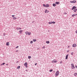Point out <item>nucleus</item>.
I'll use <instances>...</instances> for the list:
<instances>
[{
    "label": "nucleus",
    "instance_id": "obj_24",
    "mask_svg": "<svg viewBox=\"0 0 77 77\" xmlns=\"http://www.w3.org/2000/svg\"><path fill=\"white\" fill-rule=\"evenodd\" d=\"M28 58H29V59H31V56H28Z\"/></svg>",
    "mask_w": 77,
    "mask_h": 77
},
{
    "label": "nucleus",
    "instance_id": "obj_27",
    "mask_svg": "<svg viewBox=\"0 0 77 77\" xmlns=\"http://www.w3.org/2000/svg\"><path fill=\"white\" fill-rule=\"evenodd\" d=\"M43 6H44V7H45V6H46V5H45V4H44L43 5Z\"/></svg>",
    "mask_w": 77,
    "mask_h": 77
},
{
    "label": "nucleus",
    "instance_id": "obj_32",
    "mask_svg": "<svg viewBox=\"0 0 77 77\" xmlns=\"http://www.w3.org/2000/svg\"><path fill=\"white\" fill-rule=\"evenodd\" d=\"M45 48V46H44V47H42V48L44 49V48Z\"/></svg>",
    "mask_w": 77,
    "mask_h": 77
},
{
    "label": "nucleus",
    "instance_id": "obj_26",
    "mask_svg": "<svg viewBox=\"0 0 77 77\" xmlns=\"http://www.w3.org/2000/svg\"><path fill=\"white\" fill-rule=\"evenodd\" d=\"M52 24H55V23L56 22H52Z\"/></svg>",
    "mask_w": 77,
    "mask_h": 77
},
{
    "label": "nucleus",
    "instance_id": "obj_7",
    "mask_svg": "<svg viewBox=\"0 0 77 77\" xmlns=\"http://www.w3.org/2000/svg\"><path fill=\"white\" fill-rule=\"evenodd\" d=\"M55 4L56 5H59V4H60V3L59 2H55Z\"/></svg>",
    "mask_w": 77,
    "mask_h": 77
},
{
    "label": "nucleus",
    "instance_id": "obj_33",
    "mask_svg": "<svg viewBox=\"0 0 77 77\" xmlns=\"http://www.w3.org/2000/svg\"><path fill=\"white\" fill-rule=\"evenodd\" d=\"M12 17H15V15H12Z\"/></svg>",
    "mask_w": 77,
    "mask_h": 77
},
{
    "label": "nucleus",
    "instance_id": "obj_25",
    "mask_svg": "<svg viewBox=\"0 0 77 77\" xmlns=\"http://www.w3.org/2000/svg\"><path fill=\"white\" fill-rule=\"evenodd\" d=\"M73 9H75V8H76V7H75V6H73Z\"/></svg>",
    "mask_w": 77,
    "mask_h": 77
},
{
    "label": "nucleus",
    "instance_id": "obj_34",
    "mask_svg": "<svg viewBox=\"0 0 77 77\" xmlns=\"http://www.w3.org/2000/svg\"><path fill=\"white\" fill-rule=\"evenodd\" d=\"M70 2L71 3H73V1H70Z\"/></svg>",
    "mask_w": 77,
    "mask_h": 77
},
{
    "label": "nucleus",
    "instance_id": "obj_48",
    "mask_svg": "<svg viewBox=\"0 0 77 77\" xmlns=\"http://www.w3.org/2000/svg\"><path fill=\"white\" fill-rule=\"evenodd\" d=\"M2 65H3L2 64H1V66Z\"/></svg>",
    "mask_w": 77,
    "mask_h": 77
},
{
    "label": "nucleus",
    "instance_id": "obj_38",
    "mask_svg": "<svg viewBox=\"0 0 77 77\" xmlns=\"http://www.w3.org/2000/svg\"><path fill=\"white\" fill-rule=\"evenodd\" d=\"M74 15H75V16H76V15H77V14H74Z\"/></svg>",
    "mask_w": 77,
    "mask_h": 77
},
{
    "label": "nucleus",
    "instance_id": "obj_4",
    "mask_svg": "<svg viewBox=\"0 0 77 77\" xmlns=\"http://www.w3.org/2000/svg\"><path fill=\"white\" fill-rule=\"evenodd\" d=\"M50 7V5H48V4H47L46 5L45 8H48V7Z\"/></svg>",
    "mask_w": 77,
    "mask_h": 77
},
{
    "label": "nucleus",
    "instance_id": "obj_31",
    "mask_svg": "<svg viewBox=\"0 0 77 77\" xmlns=\"http://www.w3.org/2000/svg\"><path fill=\"white\" fill-rule=\"evenodd\" d=\"M33 41H31V42H30V43L31 44H33Z\"/></svg>",
    "mask_w": 77,
    "mask_h": 77
},
{
    "label": "nucleus",
    "instance_id": "obj_47",
    "mask_svg": "<svg viewBox=\"0 0 77 77\" xmlns=\"http://www.w3.org/2000/svg\"><path fill=\"white\" fill-rule=\"evenodd\" d=\"M8 65V64H6V65Z\"/></svg>",
    "mask_w": 77,
    "mask_h": 77
},
{
    "label": "nucleus",
    "instance_id": "obj_23",
    "mask_svg": "<svg viewBox=\"0 0 77 77\" xmlns=\"http://www.w3.org/2000/svg\"><path fill=\"white\" fill-rule=\"evenodd\" d=\"M31 34V32H28V35H30V34Z\"/></svg>",
    "mask_w": 77,
    "mask_h": 77
},
{
    "label": "nucleus",
    "instance_id": "obj_36",
    "mask_svg": "<svg viewBox=\"0 0 77 77\" xmlns=\"http://www.w3.org/2000/svg\"><path fill=\"white\" fill-rule=\"evenodd\" d=\"M64 14L65 15H66V14H67V13H64Z\"/></svg>",
    "mask_w": 77,
    "mask_h": 77
},
{
    "label": "nucleus",
    "instance_id": "obj_18",
    "mask_svg": "<svg viewBox=\"0 0 77 77\" xmlns=\"http://www.w3.org/2000/svg\"><path fill=\"white\" fill-rule=\"evenodd\" d=\"M53 6L55 7L56 6V4H53Z\"/></svg>",
    "mask_w": 77,
    "mask_h": 77
},
{
    "label": "nucleus",
    "instance_id": "obj_16",
    "mask_svg": "<svg viewBox=\"0 0 77 77\" xmlns=\"http://www.w3.org/2000/svg\"><path fill=\"white\" fill-rule=\"evenodd\" d=\"M74 76H76V75H77V73H74Z\"/></svg>",
    "mask_w": 77,
    "mask_h": 77
},
{
    "label": "nucleus",
    "instance_id": "obj_5",
    "mask_svg": "<svg viewBox=\"0 0 77 77\" xmlns=\"http://www.w3.org/2000/svg\"><path fill=\"white\" fill-rule=\"evenodd\" d=\"M76 46H77V45L75 44H74L72 45L73 47H76Z\"/></svg>",
    "mask_w": 77,
    "mask_h": 77
},
{
    "label": "nucleus",
    "instance_id": "obj_41",
    "mask_svg": "<svg viewBox=\"0 0 77 77\" xmlns=\"http://www.w3.org/2000/svg\"><path fill=\"white\" fill-rule=\"evenodd\" d=\"M75 33H77V30L75 31Z\"/></svg>",
    "mask_w": 77,
    "mask_h": 77
},
{
    "label": "nucleus",
    "instance_id": "obj_46",
    "mask_svg": "<svg viewBox=\"0 0 77 77\" xmlns=\"http://www.w3.org/2000/svg\"><path fill=\"white\" fill-rule=\"evenodd\" d=\"M68 48H69V46H68Z\"/></svg>",
    "mask_w": 77,
    "mask_h": 77
},
{
    "label": "nucleus",
    "instance_id": "obj_6",
    "mask_svg": "<svg viewBox=\"0 0 77 77\" xmlns=\"http://www.w3.org/2000/svg\"><path fill=\"white\" fill-rule=\"evenodd\" d=\"M45 13H48V12H49V11H47V10H45Z\"/></svg>",
    "mask_w": 77,
    "mask_h": 77
},
{
    "label": "nucleus",
    "instance_id": "obj_1",
    "mask_svg": "<svg viewBox=\"0 0 77 77\" xmlns=\"http://www.w3.org/2000/svg\"><path fill=\"white\" fill-rule=\"evenodd\" d=\"M59 74V71H57L56 72V73H55V76L56 77H57V75H58Z\"/></svg>",
    "mask_w": 77,
    "mask_h": 77
},
{
    "label": "nucleus",
    "instance_id": "obj_17",
    "mask_svg": "<svg viewBox=\"0 0 77 77\" xmlns=\"http://www.w3.org/2000/svg\"><path fill=\"white\" fill-rule=\"evenodd\" d=\"M46 43H47V44H49V43H50V42H49L48 41H46Z\"/></svg>",
    "mask_w": 77,
    "mask_h": 77
},
{
    "label": "nucleus",
    "instance_id": "obj_10",
    "mask_svg": "<svg viewBox=\"0 0 77 77\" xmlns=\"http://www.w3.org/2000/svg\"><path fill=\"white\" fill-rule=\"evenodd\" d=\"M68 56H69V54H67L66 56V59H68Z\"/></svg>",
    "mask_w": 77,
    "mask_h": 77
},
{
    "label": "nucleus",
    "instance_id": "obj_11",
    "mask_svg": "<svg viewBox=\"0 0 77 77\" xmlns=\"http://www.w3.org/2000/svg\"><path fill=\"white\" fill-rule=\"evenodd\" d=\"M6 45H9V42H7Z\"/></svg>",
    "mask_w": 77,
    "mask_h": 77
},
{
    "label": "nucleus",
    "instance_id": "obj_13",
    "mask_svg": "<svg viewBox=\"0 0 77 77\" xmlns=\"http://www.w3.org/2000/svg\"><path fill=\"white\" fill-rule=\"evenodd\" d=\"M25 33L26 35H28L29 34V32H25Z\"/></svg>",
    "mask_w": 77,
    "mask_h": 77
},
{
    "label": "nucleus",
    "instance_id": "obj_8",
    "mask_svg": "<svg viewBox=\"0 0 77 77\" xmlns=\"http://www.w3.org/2000/svg\"><path fill=\"white\" fill-rule=\"evenodd\" d=\"M16 29H17V30H21V28H18V27H17L16 28Z\"/></svg>",
    "mask_w": 77,
    "mask_h": 77
},
{
    "label": "nucleus",
    "instance_id": "obj_44",
    "mask_svg": "<svg viewBox=\"0 0 77 77\" xmlns=\"http://www.w3.org/2000/svg\"><path fill=\"white\" fill-rule=\"evenodd\" d=\"M37 65V63H35V65Z\"/></svg>",
    "mask_w": 77,
    "mask_h": 77
},
{
    "label": "nucleus",
    "instance_id": "obj_40",
    "mask_svg": "<svg viewBox=\"0 0 77 77\" xmlns=\"http://www.w3.org/2000/svg\"><path fill=\"white\" fill-rule=\"evenodd\" d=\"M73 9H74L73 8V7L72 8V10H73Z\"/></svg>",
    "mask_w": 77,
    "mask_h": 77
},
{
    "label": "nucleus",
    "instance_id": "obj_22",
    "mask_svg": "<svg viewBox=\"0 0 77 77\" xmlns=\"http://www.w3.org/2000/svg\"><path fill=\"white\" fill-rule=\"evenodd\" d=\"M75 2H76V1H75V0H74V1H73V3H75Z\"/></svg>",
    "mask_w": 77,
    "mask_h": 77
},
{
    "label": "nucleus",
    "instance_id": "obj_19",
    "mask_svg": "<svg viewBox=\"0 0 77 77\" xmlns=\"http://www.w3.org/2000/svg\"><path fill=\"white\" fill-rule=\"evenodd\" d=\"M13 20H16V19H17V18H16L15 17H14L13 18Z\"/></svg>",
    "mask_w": 77,
    "mask_h": 77
},
{
    "label": "nucleus",
    "instance_id": "obj_14",
    "mask_svg": "<svg viewBox=\"0 0 77 77\" xmlns=\"http://www.w3.org/2000/svg\"><path fill=\"white\" fill-rule=\"evenodd\" d=\"M33 41L34 42H36V39H33Z\"/></svg>",
    "mask_w": 77,
    "mask_h": 77
},
{
    "label": "nucleus",
    "instance_id": "obj_42",
    "mask_svg": "<svg viewBox=\"0 0 77 77\" xmlns=\"http://www.w3.org/2000/svg\"><path fill=\"white\" fill-rule=\"evenodd\" d=\"M75 68H77V66H75Z\"/></svg>",
    "mask_w": 77,
    "mask_h": 77
},
{
    "label": "nucleus",
    "instance_id": "obj_21",
    "mask_svg": "<svg viewBox=\"0 0 77 77\" xmlns=\"http://www.w3.org/2000/svg\"><path fill=\"white\" fill-rule=\"evenodd\" d=\"M48 23L51 24H52V22H49Z\"/></svg>",
    "mask_w": 77,
    "mask_h": 77
},
{
    "label": "nucleus",
    "instance_id": "obj_2",
    "mask_svg": "<svg viewBox=\"0 0 77 77\" xmlns=\"http://www.w3.org/2000/svg\"><path fill=\"white\" fill-rule=\"evenodd\" d=\"M56 62H57V61L56 59L53 60L51 62L52 63H56Z\"/></svg>",
    "mask_w": 77,
    "mask_h": 77
},
{
    "label": "nucleus",
    "instance_id": "obj_37",
    "mask_svg": "<svg viewBox=\"0 0 77 77\" xmlns=\"http://www.w3.org/2000/svg\"><path fill=\"white\" fill-rule=\"evenodd\" d=\"M19 47L18 46H17L16 47V48H17Z\"/></svg>",
    "mask_w": 77,
    "mask_h": 77
},
{
    "label": "nucleus",
    "instance_id": "obj_20",
    "mask_svg": "<svg viewBox=\"0 0 77 77\" xmlns=\"http://www.w3.org/2000/svg\"><path fill=\"white\" fill-rule=\"evenodd\" d=\"M20 66H19L17 67V69H20Z\"/></svg>",
    "mask_w": 77,
    "mask_h": 77
},
{
    "label": "nucleus",
    "instance_id": "obj_3",
    "mask_svg": "<svg viewBox=\"0 0 77 77\" xmlns=\"http://www.w3.org/2000/svg\"><path fill=\"white\" fill-rule=\"evenodd\" d=\"M24 66H25L26 68L28 67V66H27V62H26L24 63Z\"/></svg>",
    "mask_w": 77,
    "mask_h": 77
},
{
    "label": "nucleus",
    "instance_id": "obj_28",
    "mask_svg": "<svg viewBox=\"0 0 77 77\" xmlns=\"http://www.w3.org/2000/svg\"><path fill=\"white\" fill-rule=\"evenodd\" d=\"M71 65L72 66H74V64H72H72H71Z\"/></svg>",
    "mask_w": 77,
    "mask_h": 77
},
{
    "label": "nucleus",
    "instance_id": "obj_45",
    "mask_svg": "<svg viewBox=\"0 0 77 77\" xmlns=\"http://www.w3.org/2000/svg\"><path fill=\"white\" fill-rule=\"evenodd\" d=\"M16 52H18V50H17L16 51Z\"/></svg>",
    "mask_w": 77,
    "mask_h": 77
},
{
    "label": "nucleus",
    "instance_id": "obj_29",
    "mask_svg": "<svg viewBox=\"0 0 77 77\" xmlns=\"http://www.w3.org/2000/svg\"><path fill=\"white\" fill-rule=\"evenodd\" d=\"M50 72H52V71H53V70L51 69L49 70Z\"/></svg>",
    "mask_w": 77,
    "mask_h": 77
},
{
    "label": "nucleus",
    "instance_id": "obj_39",
    "mask_svg": "<svg viewBox=\"0 0 77 77\" xmlns=\"http://www.w3.org/2000/svg\"><path fill=\"white\" fill-rule=\"evenodd\" d=\"M5 63H2V65H5Z\"/></svg>",
    "mask_w": 77,
    "mask_h": 77
},
{
    "label": "nucleus",
    "instance_id": "obj_30",
    "mask_svg": "<svg viewBox=\"0 0 77 77\" xmlns=\"http://www.w3.org/2000/svg\"><path fill=\"white\" fill-rule=\"evenodd\" d=\"M73 54H74V52H72L71 53V55H72Z\"/></svg>",
    "mask_w": 77,
    "mask_h": 77
},
{
    "label": "nucleus",
    "instance_id": "obj_15",
    "mask_svg": "<svg viewBox=\"0 0 77 77\" xmlns=\"http://www.w3.org/2000/svg\"><path fill=\"white\" fill-rule=\"evenodd\" d=\"M75 68V67L74 66H72V69H74Z\"/></svg>",
    "mask_w": 77,
    "mask_h": 77
},
{
    "label": "nucleus",
    "instance_id": "obj_43",
    "mask_svg": "<svg viewBox=\"0 0 77 77\" xmlns=\"http://www.w3.org/2000/svg\"><path fill=\"white\" fill-rule=\"evenodd\" d=\"M60 63H62V62L61 61V62H60Z\"/></svg>",
    "mask_w": 77,
    "mask_h": 77
},
{
    "label": "nucleus",
    "instance_id": "obj_35",
    "mask_svg": "<svg viewBox=\"0 0 77 77\" xmlns=\"http://www.w3.org/2000/svg\"><path fill=\"white\" fill-rule=\"evenodd\" d=\"M74 16H75L74 15V14H73V15H72V17H74Z\"/></svg>",
    "mask_w": 77,
    "mask_h": 77
},
{
    "label": "nucleus",
    "instance_id": "obj_12",
    "mask_svg": "<svg viewBox=\"0 0 77 77\" xmlns=\"http://www.w3.org/2000/svg\"><path fill=\"white\" fill-rule=\"evenodd\" d=\"M77 9H74L73 10V11H74V12H76V11H77Z\"/></svg>",
    "mask_w": 77,
    "mask_h": 77
},
{
    "label": "nucleus",
    "instance_id": "obj_9",
    "mask_svg": "<svg viewBox=\"0 0 77 77\" xmlns=\"http://www.w3.org/2000/svg\"><path fill=\"white\" fill-rule=\"evenodd\" d=\"M23 30H21L19 31L20 34H21L22 32H23Z\"/></svg>",
    "mask_w": 77,
    "mask_h": 77
}]
</instances>
